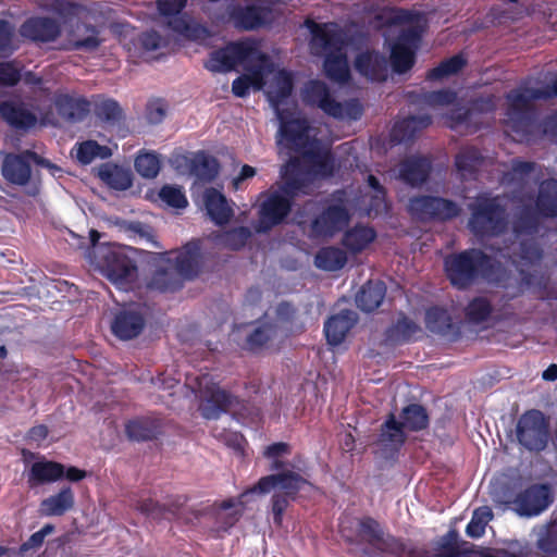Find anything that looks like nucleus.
Masks as SVG:
<instances>
[{"label": "nucleus", "mask_w": 557, "mask_h": 557, "mask_svg": "<svg viewBox=\"0 0 557 557\" xmlns=\"http://www.w3.org/2000/svg\"><path fill=\"white\" fill-rule=\"evenodd\" d=\"M238 65L246 73L233 82V94L243 98L250 89H264L280 122L277 146H304L307 141L305 135L315 131L308 125L295 104L287 102L293 90L292 74L277 69L272 59L261 50L260 44L252 39L231 42L225 48L213 51L205 63L206 69L213 73H226Z\"/></svg>", "instance_id": "f257e3e1"}, {"label": "nucleus", "mask_w": 557, "mask_h": 557, "mask_svg": "<svg viewBox=\"0 0 557 557\" xmlns=\"http://www.w3.org/2000/svg\"><path fill=\"white\" fill-rule=\"evenodd\" d=\"M306 144L300 147H278L280 153L289 157L282 168V187L264 195L259 210L257 232H265L280 224L290 210V200L300 194H308L317 180L333 175L335 161L330 149L323 146L315 133L306 134Z\"/></svg>", "instance_id": "f03ea898"}, {"label": "nucleus", "mask_w": 557, "mask_h": 557, "mask_svg": "<svg viewBox=\"0 0 557 557\" xmlns=\"http://www.w3.org/2000/svg\"><path fill=\"white\" fill-rule=\"evenodd\" d=\"M367 194L350 200L346 191L334 195L332 203L312 222V232L317 236H332L343 230L349 220L348 210H359L367 215H379L387 210L385 193L379 181L368 176Z\"/></svg>", "instance_id": "7ed1b4c3"}, {"label": "nucleus", "mask_w": 557, "mask_h": 557, "mask_svg": "<svg viewBox=\"0 0 557 557\" xmlns=\"http://www.w3.org/2000/svg\"><path fill=\"white\" fill-rule=\"evenodd\" d=\"M311 486L296 474L267 475L259 480L256 486L242 494L237 500L223 502L216 510V519L221 523L220 529L226 530L235 523L243 512L244 499L250 494H268L273 492L272 511L274 522L281 524L282 515L288 505L289 497L297 492L310 488Z\"/></svg>", "instance_id": "20e7f679"}, {"label": "nucleus", "mask_w": 557, "mask_h": 557, "mask_svg": "<svg viewBox=\"0 0 557 557\" xmlns=\"http://www.w3.org/2000/svg\"><path fill=\"white\" fill-rule=\"evenodd\" d=\"M379 18L382 26H386L384 34L386 42H389L395 34L397 41L391 44V61L395 72L404 73L413 64L414 49L420 36L422 14L401 9L386 8L381 11Z\"/></svg>", "instance_id": "39448f33"}, {"label": "nucleus", "mask_w": 557, "mask_h": 557, "mask_svg": "<svg viewBox=\"0 0 557 557\" xmlns=\"http://www.w3.org/2000/svg\"><path fill=\"white\" fill-rule=\"evenodd\" d=\"M311 33L310 48L314 54H324V70L326 75L338 83L349 77V67L346 58L347 38L342 28L334 23L315 24L307 22Z\"/></svg>", "instance_id": "423d86ee"}, {"label": "nucleus", "mask_w": 557, "mask_h": 557, "mask_svg": "<svg viewBox=\"0 0 557 557\" xmlns=\"http://www.w3.org/2000/svg\"><path fill=\"white\" fill-rule=\"evenodd\" d=\"M99 237L98 232L90 231L92 248L89 255L95 259L92 261L95 268L117 288L128 289L137 276V268L133 257L135 250L115 244L98 245Z\"/></svg>", "instance_id": "0eeeda50"}, {"label": "nucleus", "mask_w": 557, "mask_h": 557, "mask_svg": "<svg viewBox=\"0 0 557 557\" xmlns=\"http://www.w3.org/2000/svg\"><path fill=\"white\" fill-rule=\"evenodd\" d=\"M199 248L188 244L182 250L162 255L150 286L161 292L178 288L183 278H190L199 271Z\"/></svg>", "instance_id": "6e6552de"}, {"label": "nucleus", "mask_w": 557, "mask_h": 557, "mask_svg": "<svg viewBox=\"0 0 557 557\" xmlns=\"http://www.w3.org/2000/svg\"><path fill=\"white\" fill-rule=\"evenodd\" d=\"M445 271L450 283L457 288L467 287L479 275H482L488 282L503 283L497 274L502 272L500 267L495 268L487 256L475 249L447 257L445 259Z\"/></svg>", "instance_id": "1a4fd4ad"}, {"label": "nucleus", "mask_w": 557, "mask_h": 557, "mask_svg": "<svg viewBox=\"0 0 557 557\" xmlns=\"http://www.w3.org/2000/svg\"><path fill=\"white\" fill-rule=\"evenodd\" d=\"M536 232L534 220L529 215L515 228V238L510 246L499 250L502 258L510 259L511 263L519 270L521 286L532 287L534 275L527 273L524 268H533L541 258V251L534 243L533 234Z\"/></svg>", "instance_id": "9d476101"}, {"label": "nucleus", "mask_w": 557, "mask_h": 557, "mask_svg": "<svg viewBox=\"0 0 557 557\" xmlns=\"http://www.w3.org/2000/svg\"><path fill=\"white\" fill-rule=\"evenodd\" d=\"M557 98V78L552 86L534 87L529 84L520 86L507 96L505 124L516 133H524L531 126L529 111L535 100Z\"/></svg>", "instance_id": "9b49d317"}, {"label": "nucleus", "mask_w": 557, "mask_h": 557, "mask_svg": "<svg viewBox=\"0 0 557 557\" xmlns=\"http://www.w3.org/2000/svg\"><path fill=\"white\" fill-rule=\"evenodd\" d=\"M185 386L189 387L199 398V410L206 419H216L237 403L226 391L222 389L211 374H187Z\"/></svg>", "instance_id": "f8f14e48"}, {"label": "nucleus", "mask_w": 557, "mask_h": 557, "mask_svg": "<svg viewBox=\"0 0 557 557\" xmlns=\"http://www.w3.org/2000/svg\"><path fill=\"white\" fill-rule=\"evenodd\" d=\"M398 423L392 416L382 428L379 445L383 450H395L405 442V430L419 431L426 428L429 417L420 405L404 408Z\"/></svg>", "instance_id": "ddd939ff"}, {"label": "nucleus", "mask_w": 557, "mask_h": 557, "mask_svg": "<svg viewBox=\"0 0 557 557\" xmlns=\"http://www.w3.org/2000/svg\"><path fill=\"white\" fill-rule=\"evenodd\" d=\"M304 101L318 107L325 114L339 120H357L362 109L358 101L337 102L330 94L326 85L320 81H310L302 91Z\"/></svg>", "instance_id": "4468645a"}, {"label": "nucleus", "mask_w": 557, "mask_h": 557, "mask_svg": "<svg viewBox=\"0 0 557 557\" xmlns=\"http://www.w3.org/2000/svg\"><path fill=\"white\" fill-rule=\"evenodd\" d=\"M499 202V198L480 197L470 206L472 216L469 226L475 236L494 237L504 230L505 215Z\"/></svg>", "instance_id": "2eb2a0df"}, {"label": "nucleus", "mask_w": 557, "mask_h": 557, "mask_svg": "<svg viewBox=\"0 0 557 557\" xmlns=\"http://www.w3.org/2000/svg\"><path fill=\"white\" fill-rule=\"evenodd\" d=\"M425 102L433 109H444L451 107L454 111L451 115L446 117L447 126L451 128H459L465 126L466 129L470 128V123L474 115V111L493 110L495 104L492 99H487L484 102H475L472 110H466L457 107L456 94L448 90H441L428 94L425 96Z\"/></svg>", "instance_id": "dca6fc26"}, {"label": "nucleus", "mask_w": 557, "mask_h": 557, "mask_svg": "<svg viewBox=\"0 0 557 557\" xmlns=\"http://www.w3.org/2000/svg\"><path fill=\"white\" fill-rule=\"evenodd\" d=\"M186 2L187 0H158V9L161 15L169 18L168 24L174 32L193 40H202L208 36L207 28L181 14Z\"/></svg>", "instance_id": "f3484780"}, {"label": "nucleus", "mask_w": 557, "mask_h": 557, "mask_svg": "<svg viewBox=\"0 0 557 557\" xmlns=\"http://www.w3.org/2000/svg\"><path fill=\"white\" fill-rule=\"evenodd\" d=\"M518 440L529 450H542L547 443V424L539 410L524 413L517 426Z\"/></svg>", "instance_id": "a211bd4d"}, {"label": "nucleus", "mask_w": 557, "mask_h": 557, "mask_svg": "<svg viewBox=\"0 0 557 557\" xmlns=\"http://www.w3.org/2000/svg\"><path fill=\"white\" fill-rule=\"evenodd\" d=\"M553 502L550 488L545 484L532 485L512 500L513 510L521 517L541 515Z\"/></svg>", "instance_id": "6ab92c4d"}, {"label": "nucleus", "mask_w": 557, "mask_h": 557, "mask_svg": "<svg viewBox=\"0 0 557 557\" xmlns=\"http://www.w3.org/2000/svg\"><path fill=\"white\" fill-rule=\"evenodd\" d=\"M410 213L420 220H446L458 214L459 209L453 201L437 197L412 198L408 207Z\"/></svg>", "instance_id": "aec40b11"}, {"label": "nucleus", "mask_w": 557, "mask_h": 557, "mask_svg": "<svg viewBox=\"0 0 557 557\" xmlns=\"http://www.w3.org/2000/svg\"><path fill=\"white\" fill-rule=\"evenodd\" d=\"M2 117L15 128H30L39 123L42 126L57 125V120L51 112L39 113V116L30 112L24 104L3 102L0 106Z\"/></svg>", "instance_id": "412c9836"}, {"label": "nucleus", "mask_w": 557, "mask_h": 557, "mask_svg": "<svg viewBox=\"0 0 557 557\" xmlns=\"http://www.w3.org/2000/svg\"><path fill=\"white\" fill-rule=\"evenodd\" d=\"M30 161L51 168L53 174L60 171L59 168L51 166L49 161L41 160L33 152H26L21 156L8 154L4 158L1 170L3 177L12 184L25 185L30 177Z\"/></svg>", "instance_id": "4be33fe9"}, {"label": "nucleus", "mask_w": 557, "mask_h": 557, "mask_svg": "<svg viewBox=\"0 0 557 557\" xmlns=\"http://www.w3.org/2000/svg\"><path fill=\"white\" fill-rule=\"evenodd\" d=\"M21 35L35 42L54 41L61 34L60 24L50 17H32L21 26Z\"/></svg>", "instance_id": "5701e85b"}, {"label": "nucleus", "mask_w": 557, "mask_h": 557, "mask_svg": "<svg viewBox=\"0 0 557 557\" xmlns=\"http://www.w3.org/2000/svg\"><path fill=\"white\" fill-rule=\"evenodd\" d=\"M275 335L276 330L272 325H262L252 330L250 324H246L232 332L233 341L248 350L267 346Z\"/></svg>", "instance_id": "b1692460"}, {"label": "nucleus", "mask_w": 557, "mask_h": 557, "mask_svg": "<svg viewBox=\"0 0 557 557\" xmlns=\"http://www.w3.org/2000/svg\"><path fill=\"white\" fill-rule=\"evenodd\" d=\"M359 536L367 541L375 549L389 550L397 554L400 550V544L389 535H384L380 524L371 518H364L357 522Z\"/></svg>", "instance_id": "393cba45"}, {"label": "nucleus", "mask_w": 557, "mask_h": 557, "mask_svg": "<svg viewBox=\"0 0 557 557\" xmlns=\"http://www.w3.org/2000/svg\"><path fill=\"white\" fill-rule=\"evenodd\" d=\"M143 327L144 318L134 308L121 310L111 325L113 334L124 341L136 337L143 331Z\"/></svg>", "instance_id": "a878e982"}, {"label": "nucleus", "mask_w": 557, "mask_h": 557, "mask_svg": "<svg viewBox=\"0 0 557 557\" xmlns=\"http://www.w3.org/2000/svg\"><path fill=\"white\" fill-rule=\"evenodd\" d=\"M430 172V162L422 157H411L404 160L399 166L393 170V175L406 184L417 186L422 184Z\"/></svg>", "instance_id": "bb28decb"}, {"label": "nucleus", "mask_w": 557, "mask_h": 557, "mask_svg": "<svg viewBox=\"0 0 557 557\" xmlns=\"http://www.w3.org/2000/svg\"><path fill=\"white\" fill-rule=\"evenodd\" d=\"M357 322V314L352 310H343L332 315L324 324V333L330 345H339L347 333Z\"/></svg>", "instance_id": "cd10ccee"}, {"label": "nucleus", "mask_w": 557, "mask_h": 557, "mask_svg": "<svg viewBox=\"0 0 557 557\" xmlns=\"http://www.w3.org/2000/svg\"><path fill=\"white\" fill-rule=\"evenodd\" d=\"M54 104L61 117L70 122L83 120L89 112V102L83 97L59 94Z\"/></svg>", "instance_id": "c85d7f7f"}, {"label": "nucleus", "mask_w": 557, "mask_h": 557, "mask_svg": "<svg viewBox=\"0 0 557 557\" xmlns=\"http://www.w3.org/2000/svg\"><path fill=\"white\" fill-rule=\"evenodd\" d=\"M64 475V466L54 461H36L32 465L28 483L30 486H37L45 483H52Z\"/></svg>", "instance_id": "c756f323"}, {"label": "nucleus", "mask_w": 557, "mask_h": 557, "mask_svg": "<svg viewBox=\"0 0 557 557\" xmlns=\"http://www.w3.org/2000/svg\"><path fill=\"white\" fill-rule=\"evenodd\" d=\"M356 70L371 81L385 79L387 62L375 52H366L358 55L355 63Z\"/></svg>", "instance_id": "7c9ffc66"}, {"label": "nucleus", "mask_w": 557, "mask_h": 557, "mask_svg": "<svg viewBox=\"0 0 557 557\" xmlns=\"http://www.w3.org/2000/svg\"><path fill=\"white\" fill-rule=\"evenodd\" d=\"M98 176L108 186L117 190H126L133 183V176L129 169L112 163L102 164L98 170Z\"/></svg>", "instance_id": "2f4dec72"}, {"label": "nucleus", "mask_w": 557, "mask_h": 557, "mask_svg": "<svg viewBox=\"0 0 557 557\" xmlns=\"http://www.w3.org/2000/svg\"><path fill=\"white\" fill-rule=\"evenodd\" d=\"M203 201L207 213L216 224H224L230 220L232 209L220 191L213 188L207 189L203 195Z\"/></svg>", "instance_id": "473e14b6"}, {"label": "nucleus", "mask_w": 557, "mask_h": 557, "mask_svg": "<svg viewBox=\"0 0 557 557\" xmlns=\"http://www.w3.org/2000/svg\"><path fill=\"white\" fill-rule=\"evenodd\" d=\"M235 25L244 29H253L268 23V12L256 7L236 8L230 13Z\"/></svg>", "instance_id": "72a5a7b5"}, {"label": "nucleus", "mask_w": 557, "mask_h": 557, "mask_svg": "<svg viewBox=\"0 0 557 557\" xmlns=\"http://www.w3.org/2000/svg\"><path fill=\"white\" fill-rule=\"evenodd\" d=\"M74 506V494L70 487L62 488L58 494L49 496L40 504L44 516H62Z\"/></svg>", "instance_id": "f704fd0d"}, {"label": "nucleus", "mask_w": 557, "mask_h": 557, "mask_svg": "<svg viewBox=\"0 0 557 557\" xmlns=\"http://www.w3.org/2000/svg\"><path fill=\"white\" fill-rule=\"evenodd\" d=\"M385 293L386 288L384 283L371 281L364 285L357 295V306L363 311H373L382 304Z\"/></svg>", "instance_id": "c9c22d12"}, {"label": "nucleus", "mask_w": 557, "mask_h": 557, "mask_svg": "<svg viewBox=\"0 0 557 557\" xmlns=\"http://www.w3.org/2000/svg\"><path fill=\"white\" fill-rule=\"evenodd\" d=\"M101 41L99 32L94 26L81 23L71 34L70 46L72 49L91 51L97 49Z\"/></svg>", "instance_id": "e433bc0d"}, {"label": "nucleus", "mask_w": 557, "mask_h": 557, "mask_svg": "<svg viewBox=\"0 0 557 557\" xmlns=\"http://www.w3.org/2000/svg\"><path fill=\"white\" fill-rule=\"evenodd\" d=\"M535 205L539 214L557 215V181L549 180L541 184Z\"/></svg>", "instance_id": "4c0bfd02"}, {"label": "nucleus", "mask_w": 557, "mask_h": 557, "mask_svg": "<svg viewBox=\"0 0 557 557\" xmlns=\"http://www.w3.org/2000/svg\"><path fill=\"white\" fill-rule=\"evenodd\" d=\"M72 157H74L81 164H89L96 159H106L109 158L112 152L111 149L107 146H101L95 140H86L79 144H76L71 151Z\"/></svg>", "instance_id": "58836bf2"}, {"label": "nucleus", "mask_w": 557, "mask_h": 557, "mask_svg": "<svg viewBox=\"0 0 557 557\" xmlns=\"http://www.w3.org/2000/svg\"><path fill=\"white\" fill-rule=\"evenodd\" d=\"M290 451L289 446L286 443H274L272 445H269L264 450V456L271 461V469L272 470H281L280 473L276 475L286 473V474H296L299 478L304 480V478L296 472H293L290 470H287L283 467V462L281 461V457L288 455ZM305 481L311 486L310 488L302 490L297 492L292 498H294L297 494L300 496H307L310 495L311 491L313 490V486L305 479Z\"/></svg>", "instance_id": "ea45409f"}, {"label": "nucleus", "mask_w": 557, "mask_h": 557, "mask_svg": "<svg viewBox=\"0 0 557 557\" xmlns=\"http://www.w3.org/2000/svg\"><path fill=\"white\" fill-rule=\"evenodd\" d=\"M431 124L429 115L409 116L396 122L393 127L392 135L397 141H404L411 138L417 132L425 128Z\"/></svg>", "instance_id": "a19ab883"}, {"label": "nucleus", "mask_w": 557, "mask_h": 557, "mask_svg": "<svg viewBox=\"0 0 557 557\" xmlns=\"http://www.w3.org/2000/svg\"><path fill=\"white\" fill-rule=\"evenodd\" d=\"M375 238V233L371 227L357 225L346 232L343 244L350 251L357 252L368 247Z\"/></svg>", "instance_id": "79ce46f5"}, {"label": "nucleus", "mask_w": 557, "mask_h": 557, "mask_svg": "<svg viewBox=\"0 0 557 557\" xmlns=\"http://www.w3.org/2000/svg\"><path fill=\"white\" fill-rule=\"evenodd\" d=\"M346 261V253L334 247L321 249L314 258L317 268L324 271H337L345 265Z\"/></svg>", "instance_id": "37998d69"}, {"label": "nucleus", "mask_w": 557, "mask_h": 557, "mask_svg": "<svg viewBox=\"0 0 557 557\" xmlns=\"http://www.w3.org/2000/svg\"><path fill=\"white\" fill-rule=\"evenodd\" d=\"M219 171L218 161L205 152L195 154L191 161V173L199 180L211 181Z\"/></svg>", "instance_id": "c03bdc74"}, {"label": "nucleus", "mask_w": 557, "mask_h": 557, "mask_svg": "<svg viewBox=\"0 0 557 557\" xmlns=\"http://www.w3.org/2000/svg\"><path fill=\"white\" fill-rule=\"evenodd\" d=\"M481 162L478 150L466 148L457 154L455 164L460 176L466 180L474 174Z\"/></svg>", "instance_id": "a18cd8bd"}, {"label": "nucleus", "mask_w": 557, "mask_h": 557, "mask_svg": "<svg viewBox=\"0 0 557 557\" xmlns=\"http://www.w3.org/2000/svg\"><path fill=\"white\" fill-rule=\"evenodd\" d=\"M493 519V511L488 506H482L473 511L472 518L467 525V535L473 539L481 537L488 522Z\"/></svg>", "instance_id": "49530a36"}, {"label": "nucleus", "mask_w": 557, "mask_h": 557, "mask_svg": "<svg viewBox=\"0 0 557 557\" xmlns=\"http://www.w3.org/2000/svg\"><path fill=\"white\" fill-rule=\"evenodd\" d=\"M426 327L435 333H445L451 325L450 317L446 310L432 308L425 314Z\"/></svg>", "instance_id": "de8ad7c7"}, {"label": "nucleus", "mask_w": 557, "mask_h": 557, "mask_svg": "<svg viewBox=\"0 0 557 557\" xmlns=\"http://www.w3.org/2000/svg\"><path fill=\"white\" fill-rule=\"evenodd\" d=\"M135 169L143 177L153 178L160 171V161L154 153H141L135 160Z\"/></svg>", "instance_id": "09e8293b"}, {"label": "nucleus", "mask_w": 557, "mask_h": 557, "mask_svg": "<svg viewBox=\"0 0 557 557\" xmlns=\"http://www.w3.org/2000/svg\"><path fill=\"white\" fill-rule=\"evenodd\" d=\"M466 64L465 59L461 55L451 57L448 60L443 61L438 66L434 67L429 77L431 79L443 78L457 73Z\"/></svg>", "instance_id": "8fccbe9b"}, {"label": "nucleus", "mask_w": 557, "mask_h": 557, "mask_svg": "<svg viewBox=\"0 0 557 557\" xmlns=\"http://www.w3.org/2000/svg\"><path fill=\"white\" fill-rule=\"evenodd\" d=\"M159 197L165 205L176 209H183L188 203L182 188L176 186L162 187Z\"/></svg>", "instance_id": "3c124183"}, {"label": "nucleus", "mask_w": 557, "mask_h": 557, "mask_svg": "<svg viewBox=\"0 0 557 557\" xmlns=\"http://www.w3.org/2000/svg\"><path fill=\"white\" fill-rule=\"evenodd\" d=\"M97 115L101 121L108 124H115L122 119V110L117 102L104 100L98 104Z\"/></svg>", "instance_id": "603ef678"}, {"label": "nucleus", "mask_w": 557, "mask_h": 557, "mask_svg": "<svg viewBox=\"0 0 557 557\" xmlns=\"http://www.w3.org/2000/svg\"><path fill=\"white\" fill-rule=\"evenodd\" d=\"M539 547L546 553L557 552V522L548 524L540 534Z\"/></svg>", "instance_id": "864d4df0"}, {"label": "nucleus", "mask_w": 557, "mask_h": 557, "mask_svg": "<svg viewBox=\"0 0 557 557\" xmlns=\"http://www.w3.org/2000/svg\"><path fill=\"white\" fill-rule=\"evenodd\" d=\"M491 313V306L484 298H476L467 308V315L473 322L484 321Z\"/></svg>", "instance_id": "5fc2aeb1"}, {"label": "nucleus", "mask_w": 557, "mask_h": 557, "mask_svg": "<svg viewBox=\"0 0 557 557\" xmlns=\"http://www.w3.org/2000/svg\"><path fill=\"white\" fill-rule=\"evenodd\" d=\"M16 48L13 27L8 22L0 21V53H11Z\"/></svg>", "instance_id": "6e6d98bb"}, {"label": "nucleus", "mask_w": 557, "mask_h": 557, "mask_svg": "<svg viewBox=\"0 0 557 557\" xmlns=\"http://www.w3.org/2000/svg\"><path fill=\"white\" fill-rule=\"evenodd\" d=\"M168 106L161 99L151 100L147 104L146 119L150 124H159L166 116Z\"/></svg>", "instance_id": "4d7b16f0"}, {"label": "nucleus", "mask_w": 557, "mask_h": 557, "mask_svg": "<svg viewBox=\"0 0 557 557\" xmlns=\"http://www.w3.org/2000/svg\"><path fill=\"white\" fill-rule=\"evenodd\" d=\"M126 433L129 438L145 441L152 436V430L143 420H134L126 424Z\"/></svg>", "instance_id": "13d9d810"}, {"label": "nucleus", "mask_w": 557, "mask_h": 557, "mask_svg": "<svg viewBox=\"0 0 557 557\" xmlns=\"http://www.w3.org/2000/svg\"><path fill=\"white\" fill-rule=\"evenodd\" d=\"M250 237V231L247 227H238L224 236L223 242L232 249H239Z\"/></svg>", "instance_id": "bf43d9fd"}, {"label": "nucleus", "mask_w": 557, "mask_h": 557, "mask_svg": "<svg viewBox=\"0 0 557 557\" xmlns=\"http://www.w3.org/2000/svg\"><path fill=\"white\" fill-rule=\"evenodd\" d=\"M533 169L534 165L532 163L515 161L512 163L511 172L504 177V181H509L510 176V180H518L524 185L527 183V177L530 175Z\"/></svg>", "instance_id": "052dcab7"}, {"label": "nucleus", "mask_w": 557, "mask_h": 557, "mask_svg": "<svg viewBox=\"0 0 557 557\" xmlns=\"http://www.w3.org/2000/svg\"><path fill=\"white\" fill-rule=\"evenodd\" d=\"M20 79V71L12 63H0V84L14 85Z\"/></svg>", "instance_id": "680f3d73"}, {"label": "nucleus", "mask_w": 557, "mask_h": 557, "mask_svg": "<svg viewBox=\"0 0 557 557\" xmlns=\"http://www.w3.org/2000/svg\"><path fill=\"white\" fill-rule=\"evenodd\" d=\"M140 45L146 52L159 49L163 40L156 32L144 33L139 38Z\"/></svg>", "instance_id": "e2e57ef3"}, {"label": "nucleus", "mask_w": 557, "mask_h": 557, "mask_svg": "<svg viewBox=\"0 0 557 557\" xmlns=\"http://www.w3.org/2000/svg\"><path fill=\"white\" fill-rule=\"evenodd\" d=\"M152 384L158 389L168 391V394L172 396L175 394L174 388L178 385V380L169 375H160L152 380Z\"/></svg>", "instance_id": "0e129e2a"}, {"label": "nucleus", "mask_w": 557, "mask_h": 557, "mask_svg": "<svg viewBox=\"0 0 557 557\" xmlns=\"http://www.w3.org/2000/svg\"><path fill=\"white\" fill-rule=\"evenodd\" d=\"M456 541H457V533L454 531L448 532L446 534V536L443 537L442 546L445 549L444 550L445 557H453L454 555L457 554Z\"/></svg>", "instance_id": "69168bd1"}, {"label": "nucleus", "mask_w": 557, "mask_h": 557, "mask_svg": "<svg viewBox=\"0 0 557 557\" xmlns=\"http://www.w3.org/2000/svg\"><path fill=\"white\" fill-rule=\"evenodd\" d=\"M256 175V169L250 166V165H243L239 174L233 178L232 181V184H233V187L235 189H239L240 188V185L242 183L245 181V180H248V178H251Z\"/></svg>", "instance_id": "338daca9"}, {"label": "nucleus", "mask_w": 557, "mask_h": 557, "mask_svg": "<svg viewBox=\"0 0 557 557\" xmlns=\"http://www.w3.org/2000/svg\"><path fill=\"white\" fill-rule=\"evenodd\" d=\"M48 435V429L45 425L34 426L29 433L28 437L30 441L40 444Z\"/></svg>", "instance_id": "774afa93"}]
</instances>
